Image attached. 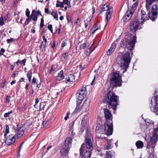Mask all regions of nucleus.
Wrapping results in <instances>:
<instances>
[{"mask_svg":"<svg viewBox=\"0 0 158 158\" xmlns=\"http://www.w3.org/2000/svg\"><path fill=\"white\" fill-rule=\"evenodd\" d=\"M92 138V137L91 134L90 133L89 131L88 130H87L86 131L85 140H91Z\"/></svg>","mask_w":158,"mask_h":158,"instance_id":"cd10ccee","label":"nucleus"},{"mask_svg":"<svg viewBox=\"0 0 158 158\" xmlns=\"http://www.w3.org/2000/svg\"><path fill=\"white\" fill-rule=\"evenodd\" d=\"M51 15L53 16L54 19H56L57 21L58 20V15L57 13L52 11L51 13Z\"/></svg>","mask_w":158,"mask_h":158,"instance_id":"2f4dec72","label":"nucleus"},{"mask_svg":"<svg viewBox=\"0 0 158 158\" xmlns=\"http://www.w3.org/2000/svg\"><path fill=\"white\" fill-rule=\"evenodd\" d=\"M136 37L134 36H133L132 39L131 40L128 39H125V40H123V41L126 43L125 45L128 50H131L133 49L136 42Z\"/></svg>","mask_w":158,"mask_h":158,"instance_id":"1a4fd4ad","label":"nucleus"},{"mask_svg":"<svg viewBox=\"0 0 158 158\" xmlns=\"http://www.w3.org/2000/svg\"><path fill=\"white\" fill-rule=\"evenodd\" d=\"M113 126H111V127L110 128V129L106 130V129L105 128V123L104 127L103 126L100 124H98L96 128V132L97 134L98 137L100 139L102 138V137L101 136H99L98 135L99 134H105L107 135H111L113 131Z\"/></svg>","mask_w":158,"mask_h":158,"instance_id":"7ed1b4c3","label":"nucleus"},{"mask_svg":"<svg viewBox=\"0 0 158 158\" xmlns=\"http://www.w3.org/2000/svg\"><path fill=\"white\" fill-rule=\"evenodd\" d=\"M5 50L4 48H1V52H0V54L1 55H2L3 54V53H4V52H5Z\"/></svg>","mask_w":158,"mask_h":158,"instance_id":"603ef678","label":"nucleus"},{"mask_svg":"<svg viewBox=\"0 0 158 158\" xmlns=\"http://www.w3.org/2000/svg\"><path fill=\"white\" fill-rule=\"evenodd\" d=\"M5 82H6V81L5 80H4L2 81V82L1 84V87H2V88L4 87Z\"/></svg>","mask_w":158,"mask_h":158,"instance_id":"09e8293b","label":"nucleus"},{"mask_svg":"<svg viewBox=\"0 0 158 158\" xmlns=\"http://www.w3.org/2000/svg\"><path fill=\"white\" fill-rule=\"evenodd\" d=\"M11 97L10 96L7 95L6 98V102L7 103H9L10 102V99Z\"/></svg>","mask_w":158,"mask_h":158,"instance_id":"58836bf2","label":"nucleus"},{"mask_svg":"<svg viewBox=\"0 0 158 158\" xmlns=\"http://www.w3.org/2000/svg\"><path fill=\"white\" fill-rule=\"evenodd\" d=\"M158 1V0H146V7L147 10H149L152 3Z\"/></svg>","mask_w":158,"mask_h":158,"instance_id":"aec40b11","label":"nucleus"},{"mask_svg":"<svg viewBox=\"0 0 158 158\" xmlns=\"http://www.w3.org/2000/svg\"><path fill=\"white\" fill-rule=\"evenodd\" d=\"M39 102V100L38 98H36L35 99V104H37Z\"/></svg>","mask_w":158,"mask_h":158,"instance_id":"69168bd1","label":"nucleus"},{"mask_svg":"<svg viewBox=\"0 0 158 158\" xmlns=\"http://www.w3.org/2000/svg\"><path fill=\"white\" fill-rule=\"evenodd\" d=\"M141 16L145 15H147L145 12L143 10H141Z\"/></svg>","mask_w":158,"mask_h":158,"instance_id":"3c124183","label":"nucleus"},{"mask_svg":"<svg viewBox=\"0 0 158 158\" xmlns=\"http://www.w3.org/2000/svg\"><path fill=\"white\" fill-rule=\"evenodd\" d=\"M149 13L148 15H145L141 16V20H143V21L141 22V24H143L144 23V22L149 19H152L153 21H154V20L153 19V18L152 16H151V14L150 13V11H149Z\"/></svg>","mask_w":158,"mask_h":158,"instance_id":"f3484780","label":"nucleus"},{"mask_svg":"<svg viewBox=\"0 0 158 158\" xmlns=\"http://www.w3.org/2000/svg\"><path fill=\"white\" fill-rule=\"evenodd\" d=\"M131 57L129 52H127L123 55L118 63L122 69L124 70L123 73L125 72L130 62Z\"/></svg>","mask_w":158,"mask_h":158,"instance_id":"f03ea898","label":"nucleus"},{"mask_svg":"<svg viewBox=\"0 0 158 158\" xmlns=\"http://www.w3.org/2000/svg\"><path fill=\"white\" fill-rule=\"evenodd\" d=\"M50 122V120L49 119V120H47V121H44L43 122V124L45 125H48L49 124Z\"/></svg>","mask_w":158,"mask_h":158,"instance_id":"c03bdc74","label":"nucleus"},{"mask_svg":"<svg viewBox=\"0 0 158 158\" xmlns=\"http://www.w3.org/2000/svg\"><path fill=\"white\" fill-rule=\"evenodd\" d=\"M85 145L87 149L91 151L93 149V143L91 140H85Z\"/></svg>","mask_w":158,"mask_h":158,"instance_id":"6ab92c4d","label":"nucleus"},{"mask_svg":"<svg viewBox=\"0 0 158 158\" xmlns=\"http://www.w3.org/2000/svg\"><path fill=\"white\" fill-rule=\"evenodd\" d=\"M109 142H108V146L107 147H106V149H109L111 147V144L110 142V141L109 140Z\"/></svg>","mask_w":158,"mask_h":158,"instance_id":"de8ad7c7","label":"nucleus"},{"mask_svg":"<svg viewBox=\"0 0 158 158\" xmlns=\"http://www.w3.org/2000/svg\"><path fill=\"white\" fill-rule=\"evenodd\" d=\"M109 4L108 3H106L105 4L103 7L101 8L103 11L106 10L107 11L106 13V17L105 19V22L106 23L105 26L107 24V22L109 20L111 17V14L112 12V7L110 8L109 6Z\"/></svg>","mask_w":158,"mask_h":158,"instance_id":"6e6552de","label":"nucleus"},{"mask_svg":"<svg viewBox=\"0 0 158 158\" xmlns=\"http://www.w3.org/2000/svg\"><path fill=\"white\" fill-rule=\"evenodd\" d=\"M87 92L85 87H82L81 89L79 90L76 94V96L77 98V105H79L81 103L82 100L86 96Z\"/></svg>","mask_w":158,"mask_h":158,"instance_id":"0eeeda50","label":"nucleus"},{"mask_svg":"<svg viewBox=\"0 0 158 158\" xmlns=\"http://www.w3.org/2000/svg\"><path fill=\"white\" fill-rule=\"evenodd\" d=\"M85 144L83 143L81 146L80 150V155L82 156V158H90L91 155V151L89 150L87 151L84 149Z\"/></svg>","mask_w":158,"mask_h":158,"instance_id":"9d476101","label":"nucleus"},{"mask_svg":"<svg viewBox=\"0 0 158 158\" xmlns=\"http://www.w3.org/2000/svg\"><path fill=\"white\" fill-rule=\"evenodd\" d=\"M15 139L14 136L10 135L6 139L5 143L7 145H10L15 143Z\"/></svg>","mask_w":158,"mask_h":158,"instance_id":"4468645a","label":"nucleus"},{"mask_svg":"<svg viewBox=\"0 0 158 158\" xmlns=\"http://www.w3.org/2000/svg\"><path fill=\"white\" fill-rule=\"evenodd\" d=\"M68 56V52H65L63 54L62 56L64 58V59H65L67 58Z\"/></svg>","mask_w":158,"mask_h":158,"instance_id":"a19ab883","label":"nucleus"},{"mask_svg":"<svg viewBox=\"0 0 158 158\" xmlns=\"http://www.w3.org/2000/svg\"><path fill=\"white\" fill-rule=\"evenodd\" d=\"M104 116L106 119L105 122V128L106 130L110 129L111 126H113L112 115L111 112L107 109H104Z\"/></svg>","mask_w":158,"mask_h":158,"instance_id":"423d86ee","label":"nucleus"},{"mask_svg":"<svg viewBox=\"0 0 158 158\" xmlns=\"http://www.w3.org/2000/svg\"><path fill=\"white\" fill-rule=\"evenodd\" d=\"M79 22H80L79 19V18H77L76 19V21L75 22V24L76 25H77L79 23Z\"/></svg>","mask_w":158,"mask_h":158,"instance_id":"4d7b16f0","label":"nucleus"},{"mask_svg":"<svg viewBox=\"0 0 158 158\" xmlns=\"http://www.w3.org/2000/svg\"><path fill=\"white\" fill-rule=\"evenodd\" d=\"M36 82V79L34 77L32 80V84H33L34 83H35Z\"/></svg>","mask_w":158,"mask_h":158,"instance_id":"864d4df0","label":"nucleus"},{"mask_svg":"<svg viewBox=\"0 0 158 158\" xmlns=\"http://www.w3.org/2000/svg\"><path fill=\"white\" fill-rule=\"evenodd\" d=\"M30 12L29 10L27 8L26 11V15L27 17H30Z\"/></svg>","mask_w":158,"mask_h":158,"instance_id":"79ce46f5","label":"nucleus"},{"mask_svg":"<svg viewBox=\"0 0 158 158\" xmlns=\"http://www.w3.org/2000/svg\"><path fill=\"white\" fill-rule=\"evenodd\" d=\"M118 97L111 91L107 93L106 98V100L108 104L114 110L116 109V107L118 105Z\"/></svg>","mask_w":158,"mask_h":158,"instance_id":"f257e3e1","label":"nucleus"},{"mask_svg":"<svg viewBox=\"0 0 158 158\" xmlns=\"http://www.w3.org/2000/svg\"><path fill=\"white\" fill-rule=\"evenodd\" d=\"M36 15L35 13V10H33L30 17L31 19L34 21H36L37 20L38 17Z\"/></svg>","mask_w":158,"mask_h":158,"instance_id":"5701e85b","label":"nucleus"},{"mask_svg":"<svg viewBox=\"0 0 158 158\" xmlns=\"http://www.w3.org/2000/svg\"><path fill=\"white\" fill-rule=\"evenodd\" d=\"M4 19L2 17H1L0 18V25L2 26L4 24V23L3 21Z\"/></svg>","mask_w":158,"mask_h":158,"instance_id":"4c0bfd02","label":"nucleus"},{"mask_svg":"<svg viewBox=\"0 0 158 158\" xmlns=\"http://www.w3.org/2000/svg\"><path fill=\"white\" fill-rule=\"evenodd\" d=\"M135 144L138 148H141L143 146V143L140 140L137 141Z\"/></svg>","mask_w":158,"mask_h":158,"instance_id":"393cba45","label":"nucleus"},{"mask_svg":"<svg viewBox=\"0 0 158 158\" xmlns=\"http://www.w3.org/2000/svg\"><path fill=\"white\" fill-rule=\"evenodd\" d=\"M42 38L44 40V42H47V39L45 38V36H43Z\"/></svg>","mask_w":158,"mask_h":158,"instance_id":"0e129e2a","label":"nucleus"},{"mask_svg":"<svg viewBox=\"0 0 158 158\" xmlns=\"http://www.w3.org/2000/svg\"><path fill=\"white\" fill-rule=\"evenodd\" d=\"M35 13L36 14V15L37 16V17H38V16L39 15H41V12L39 11H36L35 10Z\"/></svg>","mask_w":158,"mask_h":158,"instance_id":"8fccbe9b","label":"nucleus"},{"mask_svg":"<svg viewBox=\"0 0 158 158\" xmlns=\"http://www.w3.org/2000/svg\"><path fill=\"white\" fill-rule=\"evenodd\" d=\"M139 23L137 21H134L130 24V29L133 32L136 31L138 29Z\"/></svg>","mask_w":158,"mask_h":158,"instance_id":"ddd939ff","label":"nucleus"},{"mask_svg":"<svg viewBox=\"0 0 158 158\" xmlns=\"http://www.w3.org/2000/svg\"><path fill=\"white\" fill-rule=\"evenodd\" d=\"M86 45V43H84L81 45L80 48L81 49H84L85 48Z\"/></svg>","mask_w":158,"mask_h":158,"instance_id":"37998d69","label":"nucleus"},{"mask_svg":"<svg viewBox=\"0 0 158 158\" xmlns=\"http://www.w3.org/2000/svg\"><path fill=\"white\" fill-rule=\"evenodd\" d=\"M158 100V96H156L152 98L151 100V103H152L154 102L156 104L155 106L153 107L152 109V110L154 113L157 112L158 111V102H157Z\"/></svg>","mask_w":158,"mask_h":158,"instance_id":"9b49d317","label":"nucleus"},{"mask_svg":"<svg viewBox=\"0 0 158 158\" xmlns=\"http://www.w3.org/2000/svg\"><path fill=\"white\" fill-rule=\"evenodd\" d=\"M14 40L13 38H11L10 39H8L7 40V42L8 43H10L11 42H13Z\"/></svg>","mask_w":158,"mask_h":158,"instance_id":"49530a36","label":"nucleus"},{"mask_svg":"<svg viewBox=\"0 0 158 158\" xmlns=\"http://www.w3.org/2000/svg\"><path fill=\"white\" fill-rule=\"evenodd\" d=\"M72 139L69 137L66 138L65 141V143L63 147L60 151L61 153V157H63L64 156L66 157L68 153L69 148L71 146L72 142Z\"/></svg>","mask_w":158,"mask_h":158,"instance_id":"39448f33","label":"nucleus"},{"mask_svg":"<svg viewBox=\"0 0 158 158\" xmlns=\"http://www.w3.org/2000/svg\"><path fill=\"white\" fill-rule=\"evenodd\" d=\"M134 12L133 11H131L130 10H128L126 14V15L124 16V18L125 20H129L132 17L133 15V14Z\"/></svg>","mask_w":158,"mask_h":158,"instance_id":"a211bd4d","label":"nucleus"},{"mask_svg":"<svg viewBox=\"0 0 158 158\" xmlns=\"http://www.w3.org/2000/svg\"><path fill=\"white\" fill-rule=\"evenodd\" d=\"M117 43V41H116L112 44L110 48L107 52V54L108 55L110 56L114 51L116 47Z\"/></svg>","mask_w":158,"mask_h":158,"instance_id":"dca6fc26","label":"nucleus"},{"mask_svg":"<svg viewBox=\"0 0 158 158\" xmlns=\"http://www.w3.org/2000/svg\"><path fill=\"white\" fill-rule=\"evenodd\" d=\"M88 118L87 114L85 115L82 118L81 121V125L84 127L87 126L88 122Z\"/></svg>","mask_w":158,"mask_h":158,"instance_id":"412c9836","label":"nucleus"},{"mask_svg":"<svg viewBox=\"0 0 158 158\" xmlns=\"http://www.w3.org/2000/svg\"><path fill=\"white\" fill-rule=\"evenodd\" d=\"M49 10L47 8L45 9V12L46 13H48L49 12Z\"/></svg>","mask_w":158,"mask_h":158,"instance_id":"e2e57ef3","label":"nucleus"},{"mask_svg":"<svg viewBox=\"0 0 158 158\" xmlns=\"http://www.w3.org/2000/svg\"><path fill=\"white\" fill-rule=\"evenodd\" d=\"M31 17L29 18V17H28V18L27 19L26 22L27 23V24L29 23V21L31 20Z\"/></svg>","mask_w":158,"mask_h":158,"instance_id":"bf43d9fd","label":"nucleus"},{"mask_svg":"<svg viewBox=\"0 0 158 158\" xmlns=\"http://www.w3.org/2000/svg\"><path fill=\"white\" fill-rule=\"evenodd\" d=\"M56 6L57 7H60L61 8H63L64 7V6L63 5V3L62 2H60L59 1H57Z\"/></svg>","mask_w":158,"mask_h":158,"instance_id":"c756f323","label":"nucleus"},{"mask_svg":"<svg viewBox=\"0 0 158 158\" xmlns=\"http://www.w3.org/2000/svg\"><path fill=\"white\" fill-rule=\"evenodd\" d=\"M158 8L156 5H153L152 6V9L151 11L152 15H151L152 16L153 19L155 20L156 18L157 14Z\"/></svg>","mask_w":158,"mask_h":158,"instance_id":"f8f14e48","label":"nucleus"},{"mask_svg":"<svg viewBox=\"0 0 158 158\" xmlns=\"http://www.w3.org/2000/svg\"><path fill=\"white\" fill-rule=\"evenodd\" d=\"M99 29H100V26H99V27L98 26L97 27V25L95 24H94L93 26V27L91 29V30L92 31V34L94 33L96 31H97Z\"/></svg>","mask_w":158,"mask_h":158,"instance_id":"a878e982","label":"nucleus"},{"mask_svg":"<svg viewBox=\"0 0 158 158\" xmlns=\"http://www.w3.org/2000/svg\"><path fill=\"white\" fill-rule=\"evenodd\" d=\"M26 62V60L25 59H24L23 60H22L20 61V63L21 64L22 63H23V65H25Z\"/></svg>","mask_w":158,"mask_h":158,"instance_id":"5fc2aeb1","label":"nucleus"},{"mask_svg":"<svg viewBox=\"0 0 158 158\" xmlns=\"http://www.w3.org/2000/svg\"><path fill=\"white\" fill-rule=\"evenodd\" d=\"M64 72L63 70L61 71L58 74V75L56 77V80L61 81L64 78V76L63 75Z\"/></svg>","mask_w":158,"mask_h":158,"instance_id":"4be33fe9","label":"nucleus"},{"mask_svg":"<svg viewBox=\"0 0 158 158\" xmlns=\"http://www.w3.org/2000/svg\"><path fill=\"white\" fill-rule=\"evenodd\" d=\"M32 75V73L31 70L29 71L27 73V76L29 78V81L30 82L31 81V77Z\"/></svg>","mask_w":158,"mask_h":158,"instance_id":"473e14b6","label":"nucleus"},{"mask_svg":"<svg viewBox=\"0 0 158 158\" xmlns=\"http://www.w3.org/2000/svg\"><path fill=\"white\" fill-rule=\"evenodd\" d=\"M31 32L33 33H34L35 32V30L34 29H31Z\"/></svg>","mask_w":158,"mask_h":158,"instance_id":"774afa93","label":"nucleus"},{"mask_svg":"<svg viewBox=\"0 0 158 158\" xmlns=\"http://www.w3.org/2000/svg\"><path fill=\"white\" fill-rule=\"evenodd\" d=\"M44 26V23H40V27L41 28H42Z\"/></svg>","mask_w":158,"mask_h":158,"instance_id":"338daca9","label":"nucleus"},{"mask_svg":"<svg viewBox=\"0 0 158 158\" xmlns=\"http://www.w3.org/2000/svg\"><path fill=\"white\" fill-rule=\"evenodd\" d=\"M24 131L23 130L19 129L18 131L16 134L17 137H21L23 134Z\"/></svg>","mask_w":158,"mask_h":158,"instance_id":"bb28decb","label":"nucleus"},{"mask_svg":"<svg viewBox=\"0 0 158 158\" xmlns=\"http://www.w3.org/2000/svg\"><path fill=\"white\" fill-rule=\"evenodd\" d=\"M113 153L109 151L107 152L106 154L105 158H111L113 156Z\"/></svg>","mask_w":158,"mask_h":158,"instance_id":"c85d7f7f","label":"nucleus"},{"mask_svg":"<svg viewBox=\"0 0 158 158\" xmlns=\"http://www.w3.org/2000/svg\"><path fill=\"white\" fill-rule=\"evenodd\" d=\"M110 85L112 87L120 86L121 85V79L118 73H114L111 75L110 78Z\"/></svg>","mask_w":158,"mask_h":158,"instance_id":"20e7f679","label":"nucleus"},{"mask_svg":"<svg viewBox=\"0 0 158 158\" xmlns=\"http://www.w3.org/2000/svg\"><path fill=\"white\" fill-rule=\"evenodd\" d=\"M62 2L63 3V4L64 3H65L67 4L68 6H70V3L69 2L68 0H63V2Z\"/></svg>","mask_w":158,"mask_h":158,"instance_id":"f704fd0d","label":"nucleus"},{"mask_svg":"<svg viewBox=\"0 0 158 158\" xmlns=\"http://www.w3.org/2000/svg\"><path fill=\"white\" fill-rule=\"evenodd\" d=\"M9 132V127L8 125H7L6 127V130L5 132L4 137H6L7 135Z\"/></svg>","mask_w":158,"mask_h":158,"instance_id":"72a5a7b5","label":"nucleus"},{"mask_svg":"<svg viewBox=\"0 0 158 158\" xmlns=\"http://www.w3.org/2000/svg\"><path fill=\"white\" fill-rule=\"evenodd\" d=\"M10 114H9V113H6L4 114V117L5 118H6L8 117H9Z\"/></svg>","mask_w":158,"mask_h":158,"instance_id":"6e6d98bb","label":"nucleus"},{"mask_svg":"<svg viewBox=\"0 0 158 158\" xmlns=\"http://www.w3.org/2000/svg\"><path fill=\"white\" fill-rule=\"evenodd\" d=\"M48 29L51 31L52 33H53L52 25L51 24H49L48 26Z\"/></svg>","mask_w":158,"mask_h":158,"instance_id":"ea45409f","label":"nucleus"},{"mask_svg":"<svg viewBox=\"0 0 158 158\" xmlns=\"http://www.w3.org/2000/svg\"><path fill=\"white\" fill-rule=\"evenodd\" d=\"M138 4V2H135L132 5L131 10V11H133V12H134V10L136 9V7L137 6Z\"/></svg>","mask_w":158,"mask_h":158,"instance_id":"7c9ffc66","label":"nucleus"},{"mask_svg":"<svg viewBox=\"0 0 158 158\" xmlns=\"http://www.w3.org/2000/svg\"><path fill=\"white\" fill-rule=\"evenodd\" d=\"M56 46V42L55 41H54L53 42V45L52 46V47L53 48H54V47H55Z\"/></svg>","mask_w":158,"mask_h":158,"instance_id":"680f3d73","label":"nucleus"},{"mask_svg":"<svg viewBox=\"0 0 158 158\" xmlns=\"http://www.w3.org/2000/svg\"><path fill=\"white\" fill-rule=\"evenodd\" d=\"M46 43L47 42H42L40 46V48H42L43 47L44 48H45V45L46 44Z\"/></svg>","mask_w":158,"mask_h":158,"instance_id":"c9c22d12","label":"nucleus"},{"mask_svg":"<svg viewBox=\"0 0 158 158\" xmlns=\"http://www.w3.org/2000/svg\"><path fill=\"white\" fill-rule=\"evenodd\" d=\"M80 110H79V107L78 106L75 109V112H78Z\"/></svg>","mask_w":158,"mask_h":158,"instance_id":"052dcab7","label":"nucleus"},{"mask_svg":"<svg viewBox=\"0 0 158 158\" xmlns=\"http://www.w3.org/2000/svg\"><path fill=\"white\" fill-rule=\"evenodd\" d=\"M67 80L69 82H74V81L75 76L72 74H69L66 78Z\"/></svg>","mask_w":158,"mask_h":158,"instance_id":"b1692460","label":"nucleus"},{"mask_svg":"<svg viewBox=\"0 0 158 158\" xmlns=\"http://www.w3.org/2000/svg\"><path fill=\"white\" fill-rule=\"evenodd\" d=\"M90 21H91V19H89V21H87V22H88L87 23L85 22V20L84 21V22L85 23V28L86 29L87 28V27L89 25V22H90Z\"/></svg>","mask_w":158,"mask_h":158,"instance_id":"a18cd8bd","label":"nucleus"},{"mask_svg":"<svg viewBox=\"0 0 158 158\" xmlns=\"http://www.w3.org/2000/svg\"><path fill=\"white\" fill-rule=\"evenodd\" d=\"M66 44H67L65 42L63 41L62 44V48H63L66 45Z\"/></svg>","mask_w":158,"mask_h":158,"instance_id":"13d9d810","label":"nucleus"},{"mask_svg":"<svg viewBox=\"0 0 158 158\" xmlns=\"http://www.w3.org/2000/svg\"><path fill=\"white\" fill-rule=\"evenodd\" d=\"M154 132L151 138V140L152 142L155 143L158 139V127L155 128L154 130Z\"/></svg>","mask_w":158,"mask_h":158,"instance_id":"2eb2a0df","label":"nucleus"},{"mask_svg":"<svg viewBox=\"0 0 158 158\" xmlns=\"http://www.w3.org/2000/svg\"><path fill=\"white\" fill-rule=\"evenodd\" d=\"M56 65H52V67H51V69L50 70V73H51L52 72L54 71V70H55L56 69Z\"/></svg>","mask_w":158,"mask_h":158,"instance_id":"e433bc0d","label":"nucleus"}]
</instances>
